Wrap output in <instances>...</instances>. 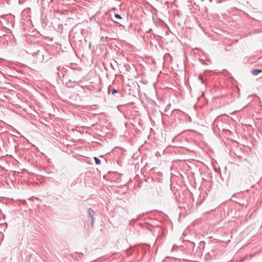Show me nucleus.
I'll return each mask as SVG.
<instances>
[{
  "label": "nucleus",
  "instance_id": "1",
  "mask_svg": "<svg viewBox=\"0 0 262 262\" xmlns=\"http://www.w3.org/2000/svg\"><path fill=\"white\" fill-rule=\"evenodd\" d=\"M22 17L23 19L26 21L25 25L28 26L32 25V20H31V9L30 8H28L25 10H24L22 12Z\"/></svg>",
  "mask_w": 262,
  "mask_h": 262
},
{
  "label": "nucleus",
  "instance_id": "2",
  "mask_svg": "<svg viewBox=\"0 0 262 262\" xmlns=\"http://www.w3.org/2000/svg\"><path fill=\"white\" fill-rule=\"evenodd\" d=\"M88 213H89V215L91 218V224H92V226H93V223H94V216L95 214V212L93 209H92L91 208H89L88 209Z\"/></svg>",
  "mask_w": 262,
  "mask_h": 262
},
{
  "label": "nucleus",
  "instance_id": "3",
  "mask_svg": "<svg viewBox=\"0 0 262 262\" xmlns=\"http://www.w3.org/2000/svg\"><path fill=\"white\" fill-rule=\"evenodd\" d=\"M251 73L253 75H257L259 73L262 72V70L259 69H253L251 71Z\"/></svg>",
  "mask_w": 262,
  "mask_h": 262
},
{
  "label": "nucleus",
  "instance_id": "4",
  "mask_svg": "<svg viewBox=\"0 0 262 262\" xmlns=\"http://www.w3.org/2000/svg\"><path fill=\"white\" fill-rule=\"evenodd\" d=\"M108 93H110L111 92H112V94L113 95L117 93L118 92V91L116 89H114V88H112L111 87V86H110L108 88Z\"/></svg>",
  "mask_w": 262,
  "mask_h": 262
},
{
  "label": "nucleus",
  "instance_id": "5",
  "mask_svg": "<svg viewBox=\"0 0 262 262\" xmlns=\"http://www.w3.org/2000/svg\"><path fill=\"white\" fill-rule=\"evenodd\" d=\"M26 41H28V42H31L32 40V35L31 34H29L28 33H26Z\"/></svg>",
  "mask_w": 262,
  "mask_h": 262
},
{
  "label": "nucleus",
  "instance_id": "6",
  "mask_svg": "<svg viewBox=\"0 0 262 262\" xmlns=\"http://www.w3.org/2000/svg\"><path fill=\"white\" fill-rule=\"evenodd\" d=\"M94 159L95 163L96 164H97V165L100 164L101 160L98 158L95 157L94 158Z\"/></svg>",
  "mask_w": 262,
  "mask_h": 262
},
{
  "label": "nucleus",
  "instance_id": "7",
  "mask_svg": "<svg viewBox=\"0 0 262 262\" xmlns=\"http://www.w3.org/2000/svg\"><path fill=\"white\" fill-rule=\"evenodd\" d=\"M170 106H171L170 103H168V104L166 106V107H165V109H164V112H167L169 111V108H170Z\"/></svg>",
  "mask_w": 262,
  "mask_h": 262
},
{
  "label": "nucleus",
  "instance_id": "8",
  "mask_svg": "<svg viewBox=\"0 0 262 262\" xmlns=\"http://www.w3.org/2000/svg\"><path fill=\"white\" fill-rule=\"evenodd\" d=\"M114 16L117 19H122V17L121 16V15L119 14H115L114 15Z\"/></svg>",
  "mask_w": 262,
  "mask_h": 262
},
{
  "label": "nucleus",
  "instance_id": "9",
  "mask_svg": "<svg viewBox=\"0 0 262 262\" xmlns=\"http://www.w3.org/2000/svg\"><path fill=\"white\" fill-rule=\"evenodd\" d=\"M39 55H40V56L42 57V58L43 57V55L42 54H41L39 51H38L37 52L36 54L34 53V57H35V56Z\"/></svg>",
  "mask_w": 262,
  "mask_h": 262
},
{
  "label": "nucleus",
  "instance_id": "10",
  "mask_svg": "<svg viewBox=\"0 0 262 262\" xmlns=\"http://www.w3.org/2000/svg\"><path fill=\"white\" fill-rule=\"evenodd\" d=\"M199 79L201 80L202 83L204 84V80L203 79V77L201 76H199Z\"/></svg>",
  "mask_w": 262,
  "mask_h": 262
},
{
  "label": "nucleus",
  "instance_id": "11",
  "mask_svg": "<svg viewBox=\"0 0 262 262\" xmlns=\"http://www.w3.org/2000/svg\"><path fill=\"white\" fill-rule=\"evenodd\" d=\"M29 200L33 201V196H31L28 199Z\"/></svg>",
  "mask_w": 262,
  "mask_h": 262
},
{
  "label": "nucleus",
  "instance_id": "12",
  "mask_svg": "<svg viewBox=\"0 0 262 262\" xmlns=\"http://www.w3.org/2000/svg\"><path fill=\"white\" fill-rule=\"evenodd\" d=\"M33 117H34V119L36 120V118H35L36 117V116H35L34 114V115H33Z\"/></svg>",
  "mask_w": 262,
  "mask_h": 262
},
{
  "label": "nucleus",
  "instance_id": "13",
  "mask_svg": "<svg viewBox=\"0 0 262 262\" xmlns=\"http://www.w3.org/2000/svg\"><path fill=\"white\" fill-rule=\"evenodd\" d=\"M33 184H34V185H35V184H36V185H37V184H38V183H35V182H34Z\"/></svg>",
  "mask_w": 262,
  "mask_h": 262
},
{
  "label": "nucleus",
  "instance_id": "14",
  "mask_svg": "<svg viewBox=\"0 0 262 262\" xmlns=\"http://www.w3.org/2000/svg\"><path fill=\"white\" fill-rule=\"evenodd\" d=\"M26 202V201L25 200L23 201V203H25Z\"/></svg>",
  "mask_w": 262,
  "mask_h": 262
},
{
  "label": "nucleus",
  "instance_id": "15",
  "mask_svg": "<svg viewBox=\"0 0 262 262\" xmlns=\"http://www.w3.org/2000/svg\"><path fill=\"white\" fill-rule=\"evenodd\" d=\"M110 64H111V67H113V65L112 64V63H110ZM112 68H113V69H114V68H113V67H112Z\"/></svg>",
  "mask_w": 262,
  "mask_h": 262
}]
</instances>
